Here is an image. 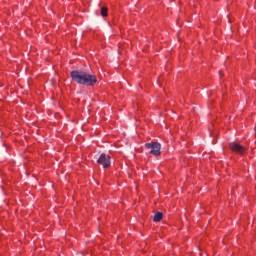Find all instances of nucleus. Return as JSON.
Here are the masks:
<instances>
[{
	"mask_svg": "<svg viewBox=\"0 0 256 256\" xmlns=\"http://www.w3.org/2000/svg\"><path fill=\"white\" fill-rule=\"evenodd\" d=\"M229 147L231 151H234V153H238L239 155H243V153L246 151L245 147L241 146V144L237 142H231Z\"/></svg>",
	"mask_w": 256,
	"mask_h": 256,
	"instance_id": "4",
	"label": "nucleus"
},
{
	"mask_svg": "<svg viewBox=\"0 0 256 256\" xmlns=\"http://www.w3.org/2000/svg\"><path fill=\"white\" fill-rule=\"evenodd\" d=\"M107 7H102L101 8V15L103 16V17H107Z\"/></svg>",
	"mask_w": 256,
	"mask_h": 256,
	"instance_id": "6",
	"label": "nucleus"
},
{
	"mask_svg": "<svg viewBox=\"0 0 256 256\" xmlns=\"http://www.w3.org/2000/svg\"><path fill=\"white\" fill-rule=\"evenodd\" d=\"M70 77L74 83L84 85L85 87H94L97 83V76L89 74L85 71L73 70Z\"/></svg>",
	"mask_w": 256,
	"mask_h": 256,
	"instance_id": "1",
	"label": "nucleus"
},
{
	"mask_svg": "<svg viewBox=\"0 0 256 256\" xmlns=\"http://www.w3.org/2000/svg\"><path fill=\"white\" fill-rule=\"evenodd\" d=\"M145 147L151 155H155V157H159V155H161V143L150 142L146 143Z\"/></svg>",
	"mask_w": 256,
	"mask_h": 256,
	"instance_id": "2",
	"label": "nucleus"
},
{
	"mask_svg": "<svg viewBox=\"0 0 256 256\" xmlns=\"http://www.w3.org/2000/svg\"><path fill=\"white\" fill-rule=\"evenodd\" d=\"M161 219H163V214L162 212H157L154 217H153V221L154 223H159V221H161Z\"/></svg>",
	"mask_w": 256,
	"mask_h": 256,
	"instance_id": "5",
	"label": "nucleus"
},
{
	"mask_svg": "<svg viewBox=\"0 0 256 256\" xmlns=\"http://www.w3.org/2000/svg\"><path fill=\"white\" fill-rule=\"evenodd\" d=\"M97 163L102 165L104 169H107V167H111V156H109V154L102 153L97 158Z\"/></svg>",
	"mask_w": 256,
	"mask_h": 256,
	"instance_id": "3",
	"label": "nucleus"
}]
</instances>
